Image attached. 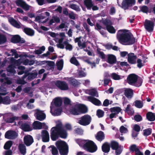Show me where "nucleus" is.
<instances>
[{
  "mask_svg": "<svg viewBox=\"0 0 155 155\" xmlns=\"http://www.w3.org/2000/svg\"><path fill=\"white\" fill-rule=\"evenodd\" d=\"M127 30H120L118 31L117 38L119 42L123 44L127 43L128 45H132L136 41L135 38L131 33H127Z\"/></svg>",
  "mask_w": 155,
  "mask_h": 155,
  "instance_id": "nucleus-1",
  "label": "nucleus"
},
{
  "mask_svg": "<svg viewBox=\"0 0 155 155\" xmlns=\"http://www.w3.org/2000/svg\"><path fill=\"white\" fill-rule=\"evenodd\" d=\"M138 75L134 74H132L128 75L127 82L130 85L137 87H139L142 85V80L138 81Z\"/></svg>",
  "mask_w": 155,
  "mask_h": 155,
  "instance_id": "nucleus-2",
  "label": "nucleus"
},
{
  "mask_svg": "<svg viewBox=\"0 0 155 155\" xmlns=\"http://www.w3.org/2000/svg\"><path fill=\"white\" fill-rule=\"evenodd\" d=\"M55 144L61 155H67L68 147L66 142L63 141H58L56 142Z\"/></svg>",
  "mask_w": 155,
  "mask_h": 155,
  "instance_id": "nucleus-3",
  "label": "nucleus"
},
{
  "mask_svg": "<svg viewBox=\"0 0 155 155\" xmlns=\"http://www.w3.org/2000/svg\"><path fill=\"white\" fill-rule=\"evenodd\" d=\"M84 149L87 151L93 153L97 150V147L94 142L92 140H87L84 146Z\"/></svg>",
  "mask_w": 155,
  "mask_h": 155,
  "instance_id": "nucleus-4",
  "label": "nucleus"
},
{
  "mask_svg": "<svg viewBox=\"0 0 155 155\" xmlns=\"http://www.w3.org/2000/svg\"><path fill=\"white\" fill-rule=\"evenodd\" d=\"M135 3V0H123L120 5L117 2L118 5L124 10L129 9V7L134 5Z\"/></svg>",
  "mask_w": 155,
  "mask_h": 155,
  "instance_id": "nucleus-5",
  "label": "nucleus"
},
{
  "mask_svg": "<svg viewBox=\"0 0 155 155\" xmlns=\"http://www.w3.org/2000/svg\"><path fill=\"white\" fill-rule=\"evenodd\" d=\"M91 117L88 114H86L82 116L78 120V123L83 126H87L91 123Z\"/></svg>",
  "mask_w": 155,
  "mask_h": 155,
  "instance_id": "nucleus-6",
  "label": "nucleus"
},
{
  "mask_svg": "<svg viewBox=\"0 0 155 155\" xmlns=\"http://www.w3.org/2000/svg\"><path fill=\"white\" fill-rule=\"evenodd\" d=\"M55 85L60 89L62 91H66L69 89L67 83L63 81L58 80L55 83Z\"/></svg>",
  "mask_w": 155,
  "mask_h": 155,
  "instance_id": "nucleus-7",
  "label": "nucleus"
},
{
  "mask_svg": "<svg viewBox=\"0 0 155 155\" xmlns=\"http://www.w3.org/2000/svg\"><path fill=\"white\" fill-rule=\"evenodd\" d=\"M5 121L8 123H12L15 120H18L19 117L14 116V114L11 113L5 115L4 117Z\"/></svg>",
  "mask_w": 155,
  "mask_h": 155,
  "instance_id": "nucleus-8",
  "label": "nucleus"
},
{
  "mask_svg": "<svg viewBox=\"0 0 155 155\" xmlns=\"http://www.w3.org/2000/svg\"><path fill=\"white\" fill-rule=\"evenodd\" d=\"M144 28L149 32L153 31L154 27V23L153 21L147 19L145 20L144 24Z\"/></svg>",
  "mask_w": 155,
  "mask_h": 155,
  "instance_id": "nucleus-9",
  "label": "nucleus"
},
{
  "mask_svg": "<svg viewBox=\"0 0 155 155\" xmlns=\"http://www.w3.org/2000/svg\"><path fill=\"white\" fill-rule=\"evenodd\" d=\"M11 42L14 44L20 43L23 44L25 43V41L18 35H13L11 39Z\"/></svg>",
  "mask_w": 155,
  "mask_h": 155,
  "instance_id": "nucleus-10",
  "label": "nucleus"
},
{
  "mask_svg": "<svg viewBox=\"0 0 155 155\" xmlns=\"http://www.w3.org/2000/svg\"><path fill=\"white\" fill-rule=\"evenodd\" d=\"M18 135V134L15 131L9 130L5 133V137L6 139L12 140L16 138Z\"/></svg>",
  "mask_w": 155,
  "mask_h": 155,
  "instance_id": "nucleus-11",
  "label": "nucleus"
},
{
  "mask_svg": "<svg viewBox=\"0 0 155 155\" xmlns=\"http://www.w3.org/2000/svg\"><path fill=\"white\" fill-rule=\"evenodd\" d=\"M82 38L81 36H80L79 37H77L75 38L74 40L75 43H78V46L79 47H81L80 48H83L84 50L87 52L89 50L87 49H84V48L86 47V42H84L82 43H81V39Z\"/></svg>",
  "mask_w": 155,
  "mask_h": 155,
  "instance_id": "nucleus-12",
  "label": "nucleus"
},
{
  "mask_svg": "<svg viewBox=\"0 0 155 155\" xmlns=\"http://www.w3.org/2000/svg\"><path fill=\"white\" fill-rule=\"evenodd\" d=\"M32 137L30 135H27L24 137V142L27 146H29L34 142Z\"/></svg>",
  "mask_w": 155,
  "mask_h": 155,
  "instance_id": "nucleus-13",
  "label": "nucleus"
},
{
  "mask_svg": "<svg viewBox=\"0 0 155 155\" xmlns=\"http://www.w3.org/2000/svg\"><path fill=\"white\" fill-rule=\"evenodd\" d=\"M15 3L17 6L22 8L26 11L30 9L29 6L23 0H17L15 1Z\"/></svg>",
  "mask_w": 155,
  "mask_h": 155,
  "instance_id": "nucleus-14",
  "label": "nucleus"
},
{
  "mask_svg": "<svg viewBox=\"0 0 155 155\" xmlns=\"http://www.w3.org/2000/svg\"><path fill=\"white\" fill-rule=\"evenodd\" d=\"M18 124L20 126V128L24 131H29L32 130L30 125L27 123H24L22 121H19Z\"/></svg>",
  "mask_w": 155,
  "mask_h": 155,
  "instance_id": "nucleus-15",
  "label": "nucleus"
},
{
  "mask_svg": "<svg viewBox=\"0 0 155 155\" xmlns=\"http://www.w3.org/2000/svg\"><path fill=\"white\" fill-rule=\"evenodd\" d=\"M137 56L134 53H130L127 55V60L128 62L131 64L136 63Z\"/></svg>",
  "mask_w": 155,
  "mask_h": 155,
  "instance_id": "nucleus-16",
  "label": "nucleus"
},
{
  "mask_svg": "<svg viewBox=\"0 0 155 155\" xmlns=\"http://www.w3.org/2000/svg\"><path fill=\"white\" fill-rule=\"evenodd\" d=\"M41 136L42 141L44 142H47L49 141L50 137L48 132L46 130H43L41 132Z\"/></svg>",
  "mask_w": 155,
  "mask_h": 155,
  "instance_id": "nucleus-17",
  "label": "nucleus"
},
{
  "mask_svg": "<svg viewBox=\"0 0 155 155\" xmlns=\"http://www.w3.org/2000/svg\"><path fill=\"white\" fill-rule=\"evenodd\" d=\"M46 125V124L44 123H41V122L38 121H35L32 124V127L34 129H41L44 128V126Z\"/></svg>",
  "mask_w": 155,
  "mask_h": 155,
  "instance_id": "nucleus-18",
  "label": "nucleus"
},
{
  "mask_svg": "<svg viewBox=\"0 0 155 155\" xmlns=\"http://www.w3.org/2000/svg\"><path fill=\"white\" fill-rule=\"evenodd\" d=\"M107 60L106 61L110 64H115L117 61V58L116 56L112 54H108L107 56Z\"/></svg>",
  "mask_w": 155,
  "mask_h": 155,
  "instance_id": "nucleus-19",
  "label": "nucleus"
},
{
  "mask_svg": "<svg viewBox=\"0 0 155 155\" xmlns=\"http://www.w3.org/2000/svg\"><path fill=\"white\" fill-rule=\"evenodd\" d=\"M35 116L37 120L40 121L44 120L46 117L45 114L38 110H37V112L35 114Z\"/></svg>",
  "mask_w": 155,
  "mask_h": 155,
  "instance_id": "nucleus-20",
  "label": "nucleus"
},
{
  "mask_svg": "<svg viewBox=\"0 0 155 155\" xmlns=\"http://www.w3.org/2000/svg\"><path fill=\"white\" fill-rule=\"evenodd\" d=\"M50 137L52 140H56L59 138L58 131H56L51 128L50 131Z\"/></svg>",
  "mask_w": 155,
  "mask_h": 155,
  "instance_id": "nucleus-21",
  "label": "nucleus"
},
{
  "mask_svg": "<svg viewBox=\"0 0 155 155\" xmlns=\"http://www.w3.org/2000/svg\"><path fill=\"white\" fill-rule=\"evenodd\" d=\"M70 112L71 114L74 115H77L80 114L78 105L75 104L70 109Z\"/></svg>",
  "mask_w": 155,
  "mask_h": 155,
  "instance_id": "nucleus-22",
  "label": "nucleus"
},
{
  "mask_svg": "<svg viewBox=\"0 0 155 155\" xmlns=\"http://www.w3.org/2000/svg\"><path fill=\"white\" fill-rule=\"evenodd\" d=\"M87 99L89 101L95 105L99 106L101 105V101L98 99L91 96H88Z\"/></svg>",
  "mask_w": 155,
  "mask_h": 155,
  "instance_id": "nucleus-23",
  "label": "nucleus"
},
{
  "mask_svg": "<svg viewBox=\"0 0 155 155\" xmlns=\"http://www.w3.org/2000/svg\"><path fill=\"white\" fill-rule=\"evenodd\" d=\"M78 105L80 114H85L87 112L88 109L85 105L82 104Z\"/></svg>",
  "mask_w": 155,
  "mask_h": 155,
  "instance_id": "nucleus-24",
  "label": "nucleus"
},
{
  "mask_svg": "<svg viewBox=\"0 0 155 155\" xmlns=\"http://www.w3.org/2000/svg\"><path fill=\"white\" fill-rule=\"evenodd\" d=\"M101 148L103 152L105 153H108L110 151V145L108 143L105 142L102 144Z\"/></svg>",
  "mask_w": 155,
  "mask_h": 155,
  "instance_id": "nucleus-25",
  "label": "nucleus"
},
{
  "mask_svg": "<svg viewBox=\"0 0 155 155\" xmlns=\"http://www.w3.org/2000/svg\"><path fill=\"white\" fill-rule=\"evenodd\" d=\"M124 94L128 98H131L133 96V90L130 88H127L124 91Z\"/></svg>",
  "mask_w": 155,
  "mask_h": 155,
  "instance_id": "nucleus-26",
  "label": "nucleus"
},
{
  "mask_svg": "<svg viewBox=\"0 0 155 155\" xmlns=\"http://www.w3.org/2000/svg\"><path fill=\"white\" fill-rule=\"evenodd\" d=\"M95 137L96 139L100 142L103 140L105 138L104 133L102 131L98 132Z\"/></svg>",
  "mask_w": 155,
  "mask_h": 155,
  "instance_id": "nucleus-27",
  "label": "nucleus"
},
{
  "mask_svg": "<svg viewBox=\"0 0 155 155\" xmlns=\"http://www.w3.org/2000/svg\"><path fill=\"white\" fill-rule=\"evenodd\" d=\"M68 81L70 84L74 87H76L79 84V82L72 77L69 78L68 79Z\"/></svg>",
  "mask_w": 155,
  "mask_h": 155,
  "instance_id": "nucleus-28",
  "label": "nucleus"
},
{
  "mask_svg": "<svg viewBox=\"0 0 155 155\" xmlns=\"http://www.w3.org/2000/svg\"><path fill=\"white\" fill-rule=\"evenodd\" d=\"M54 104L55 106L57 107H59L62 104V99L59 97H56L54 100Z\"/></svg>",
  "mask_w": 155,
  "mask_h": 155,
  "instance_id": "nucleus-29",
  "label": "nucleus"
},
{
  "mask_svg": "<svg viewBox=\"0 0 155 155\" xmlns=\"http://www.w3.org/2000/svg\"><path fill=\"white\" fill-rule=\"evenodd\" d=\"M23 31L26 34L30 36L34 35L35 34L34 31L33 29L28 28H25Z\"/></svg>",
  "mask_w": 155,
  "mask_h": 155,
  "instance_id": "nucleus-30",
  "label": "nucleus"
},
{
  "mask_svg": "<svg viewBox=\"0 0 155 155\" xmlns=\"http://www.w3.org/2000/svg\"><path fill=\"white\" fill-rule=\"evenodd\" d=\"M84 4L88 10H90L93 6L92 0H84Z\"/></svg>",
  "mask_w": 155,
  "mask_h": 155,
  "instance_id": "nucleus-31",
  "label": "nucleus"
},
{
  "mask_svg": "<svg viewBox=\"0 0 155 155\" xmlns=\"http://www.w3.org/2000/svg\"><path fill=\"white\" fill-rule=\"evenodd\" d=\"M147 118L151 121L155 120V115L154 113L151 112H148L146 114Z\"/></svg>",
  "mask_w": 155,
  "mask_h": 155,
  "instance_id": "nucleus-32",
  "label": "nucleus"
},
{
  "mask_svg": "<svg viewBox=\"0 0 155 155\" xmlns=\"http://www.w3.org/2000/svg\"><path fill=\"white\" fill-rule=\"evenodd\" d=\"M59 137L66 139L67 137V134L66 131L63 129L58 131Z\"/></svg>",
  "mask_w": 155,
  "mask_h": 155,
  "instance_id": "nucleus-33",
  "label": "nucleus"
},
{
  "mask_svg": "<svg viewBox=\"0 0 155 155\" xmlns=\"http://www.w3.org/2000/svg\"><path fill=\"white\" fill-rule=\"evenodd\" d=\"M50 108L51 110L52 108L51 106H50ZM62 111V109L61 108H59L55 109L53 113H52L51 112L52 114L54 116H58L60 115L61 114Z\"/></svg>",
  "mask_w": 155,
  "mask_h": 155,
  "instance_id": "nucleus-34",
  "label": "nucleus"
},
{
  "mask_svg": "<svg viewBox=\"0 0 155 155\" xmlns=\"http://www.w3.org/2000/svg\"><path fill=\"white\" fill-rule=\"evenodd\" d=\"M10 23L15 27L18 28H21L20 25L18 22L13 18H12L9 20Z\"/></svg>",
  "mask_w": 155,
  "mask_h": 155,
  "instance_id": "nucleus-35",
  "label": "nucleus"
},
{
  "mask_svg": "<svg viewBox=\"0 0 155 155\" xmlns=\"http://www.w3.org/2000/svg\"><path fill=\"white\" fill-rule=\"evenodd\" d=\"M19 150L21 153L24 155L26 153V149L25 145L23 144H20L18 146Z\"/></svg>",
  "mask_w": 155,
  "mask_h": 155,
  "instance_id": "nucleus-36",
  "label": "nucleus"
},
{
  "mask_svg": "<svg viewBox=\"0 0 155 155\" xmlns=\"http://www.w3.org/2000/svg\"><path fill=\"white\" fill-rule=\"evenodd\" d=\"M64 61L62 59L56 62V66L57 67V69L59 71H61L63 68Z\"/></svg>",
  "mask_w": 155,
  "mask_h": 155,
  "instance_id": "nucleus-37",
  "label": "nucleus"
},
{
  "mask_svg": "<svg viewBox=\"0 0 155 155\" xmlns=\"http://www.w3.org/2000/svg\"><path fill=\"white\" fill-rule=\"evenodd\" d=\"M102 23L103 25L106 27L105 28H107L112 25L111 21L110 20L107 19L103 20Z\"/></svg>",
  "mask_w": 155,
  "mask_h": 155,
  "instance_id": "nucleus-38",
  "label": "nucleus"
},
{
  "mask_svg": "<svg viewBox=\"0 0 155 155\" xmlns=\"http://www.w3.org/2000/svg\"><path fill=\"white\" fill-rule=\"evenodd\" d=\"M110 147L113 150H116L119 147L118 142L115 141H112L110 142Z\"/></svg>",
  "mask_w": 155,
  "mask_h": 155,
  "instance_id": "nucleus-39",
  "label": "nucleus"
},
{
  "mask_svg": "<svg viewBox=\"0 0 155 155\" xmlns=\"http://www.w3.org/2000/svg\"><path fill=\"white\" fill-rule=\"evenodd\" d=\"M87 140H83L81 139H78L76 140V142L81 147L84 149L85 143H86Z\"/></svg>",
  "mask_w": 155,
  "mask_h": 155,
  "instance_id": "nucleus-40",
  "label": "nucleus"
},
{
  "mask_svg": "<svg viewBox=\"0 0 155 155\" xmlns=\"http://www.w3.org/2000/svg\"><path fill=\"white\" fill-rule=\"evenodd\" d=\"M103 29L107 30L109 33L111 34H114L116 31V29L112 25H111L107 28H103Z\"/></svg>",
  "mask_w": 155,
  "mask_h": 155,
  "instance_id": "nucleus-41",
  "label": "nucleus"
},
{
  "mask_svg": "<svg viewBox=\"0 0 155 155\" xmlns=\"http://www.w3.org/2000/svg\"><path fill=\"white\" fill-rule=\"evenodd\" d=\"M38 74L36 72L30 73L27 79L29 81H31L36 78Z\"/></svg>",
  "mask_w": 155,
  "mask_h": 155,
  "instance_id": "nucleus-42",
  "label": "nucleus"
},
{
  "mask_svg": "<svg viewBox=\"0 0 155 155\" xmlns=\"http://www.w3.org/2000/svg\"><path fill=\"white\" fill-rule=\"evenodd\" d=\"M121 109L119 107H116L111 108H110V110L111 112L113 113L115 112V114H118L121 111Z\"/></svg>",
  "mask_w": 155,
  "mask_h": 155,
  "instance_id": "nucleus-43",
  "label": "nucleus"
},
{
  "mask_svg": "<svg viewBox=\"0 0 155 155\" xmlns=\"http://www.w3.org/2000/svg\"><path fill=\"white\" fill-rule=\"evenodd\" d=\"M12 144V141L11 140L7 141L5 143L4 148L5 150H8L10 149Z\"/></svg>",
  "mask_w": 155,
  "mask_h": 155,
  "instance_id": "nucleus-44",
  "label": "nucleus"
},
{
  "mask_svg": "<svg viewBox=\"0 0 155 155\" xmlns=\"http://www.w3.org/2000/svg\"><path fill=\"white\" fill-rule=\"evenodd\" d=\"M51 128L56 130V131H59L63 129L62 127V124L61 123H59L58 124L56 127H53Z\"/></svg>",
  "mask_w": 155,
  "mask_h": 155,
  "instance_id": "nucleus-45",
  "label": "nucleus"
},
{
  "mask_svg": "<svg viewBox=\"0 0 155 155\" xmlns=\"http://www.w3.org/2000/svg\"><path fill=\"white\" fill-rule=\"evenodd\" d=\"M125 111L128 114L132 115L134 113V111L131 108L130 106V104L127 105Z\"/></svg>",
  "mask_w": 155,
  "mask_h": 155,
  "instance_id": "nucleus-46",
  "label": "nucleus"
},
{
  "mask_svg": "<svg viewBox=\"0 0 155 155\" xmlns=\"http://www.w3.org/2000/svg\"><path fill=\"white\" fill-rule=\"evenodd\" d=\"M45 47L43 46L40 48L39 49L35 50L34 51V53L36 54H40L45 50Z\"/></svg>",
  "mask_w": 155,
  "mask_h": 155,
  "instance_id": "nucleus-47",
  "label": "nucleus"
},
{
  "mask_svg": "<svg viewBox=\"0 0 155 155\" xmlns=\"http://www.w3.org/2000/svg\"><path fill=\"white\" fill-rule=\"evenodd\" d=\"M140 10L138 11L139 12H142L143 13L147 14L148 12V8L146 5H143L142 6L140 7Z\"/></svg>",
  "mask_w": 155,
  "mask_h": 155,
  "instance_id": "nucleus-48",
  "label": "nucleus"
},
{
  "mask_svg": "<svg viewBox=\"0 0 155 155\" xmlns=\"http://www.w3.org/2000/svg\"><path fill=\"white\" fill-rule=\"evenodd\" d=\"M63 44L66 45L65 48L66 50L71 51L73 49L72 45L69 43L68 41H65L63 42Z\"/></svg>",
  "mask_w": 155,
  "mask_h": 155,
  "instance_id": "nucleus-49",
  "label": "nucleus"
},
{
  "mask_svg": "<svg viewBox=\"0 0 155 155\" xmlns=\"http://www.w3.org/2000/svg\"><path fill=\"white\" fill-rule=\"evenodd\" d=\"M69 7L72 9L77 12H79L81 10V9L79 6L76 4H71L69 5Z\"/></svg>",
  "mask_w": 155,
  "mask_h": 155,
  "instance_id": "nucleus-50",
  "label": "nucleus"
},
{
  "mask_svg": "<svg viewBox=\"0 0 155 155\" xmlns=\"http://www.w3.org/2000/svg\"><path fill=\"white\" fill-rule=\"evenodd\" d=\"M70 62L75 65L78 66L80 65V64L75 57H72L70 60Z\"/></svg>",
  "mask_w": 155,
  "mask_h": 155,
  "instance_id": "nucleus-51",
  "label": "nucleus"
},
{
  "mask_svg": "<svg viewBox=\"0 0 155 155\" xmlns=\"http://www.w3.org/2000/svg\"><path fill=\"white\" fill-rule=\"evenodd\" d=\"M7 41V38L4 35L0 34V45L5 43Z\"/></svg>",
  "mask_w": 155,
  "mask_h": 155,
  "instance_id": "nucleus-52",
  "label": "nucleus"
},
{
  "mask_svg": "<svg viewBox=\"0 0 155 155\" xmlns=\"http://www.w3.org/2000/svg\"><path fill=\"white\" fill-rule=\"evenodd\" d=\"M6 70L7 72L10 73H14L15 72L14 66L12 65H10L7 68Z\"/></svg>",
  "mask_w": 155,
  "mask_h": 155,
  "instance_id": "nucleus-53",
  "label": "nucleus"
},
{
  "mask_svg": "<svg viewBox=\"0 0 155 155\" xmlns=\"http://www.w3.org/2000/svg\"><path fill=\"white\" fill-rule=\"evenodd\" d=\"M152 130L151 128H148L143 130V135L144 136H148L152 133Z\"/></svg>",
  "mask_w": 155,
  "mask_h": 155,
  "instance_id": "nucleus-54",
  "label": "nucleus"
},
{
  "mask_svg": "<svg viewBox=\"0 0 155 155\" xmlns=\"http://www.w3.org/2000/svg\"><path fill=\"white\" fill-rule=\"evenodd\" d=\"M135 106L138 108H141L143 106L142 102L140 101L136 100L134 102Z\"/></svg>",
  "mask_w": 155,
  "mask_h": 155,
  "instance_id": "nucleus-55",
  "label": "nucleus"
},
{
  "mask_svg": "<svg viewBox=\"0 0 155 155\" xmlns=\"http://www.w3.org/2000/svg\"><path fill=\"white\" fill-rule=\"evenodd\" d=\"M2 103L5 104H10V99L9 97L8 96L5 97L4 98H2Z\"/></svg>",
  "mask_w": 155,
  "mask_h": 155,
  "instance_id": "nucleus-56",
  "label": "nucleus"
},
{
  "mask_svg": "<svg viewBox=\"0 0 155 155\" xmlns=\"http://www.w3.org/2000/svg\"><path fill=\"white\" fill-rule=\"evenodd\" d=\"M25 79L23 77H22L21 79H18L16 81V83L17 84H24L26 83V82L25 81Z\"/></svg>",
  "mask_w": 155,
  "mask_h": 155,
  "instance_id": "nucleus-57",
  "label": "nucleus"
},
{
  "mask_svg": "<svg viewBox=\"0 0 155 155\" xmlns=\"http://www.w3.org/2000/svg\"><path fill=\"white\" fill-rule=\"evenodd\" d=\"M104 112L100 109H98L97 111V115L99 118L102 117L104 115Z\"/></svg>",
  "mask_w": 155,
  "mask_h": 155,
  "instance_id": "nucleus-58",
  "label": "nucleus"
},
{
  "mask_svg": "<svg viewBox=\"0 0 155 155\" xmlns=\"http://www.w3.org/2000/svg\"><path fill=\"white\" fill-rule=\"evenodd\" d=\"M136 62L137 63V67L139 68H141L144 65V64L142 63V60L140 59H137Z\"/></svg>",
  "mask_w": 155,
  "mask_h": 155,
  "instance_id": "nucleus-59",
  "label": "nucleus"
},
{
  "mask_svg": "<svg viewBox=\"0 0 155 155\" xmlns=\"http://www.w3.org/2000/svg\"><path fill=\"white\" fill-rule=\"evenodd\" d=\"M139 149L137 147V146L135 144H133L131 145L129 147L130 150L134 152L137 151V150Z\"/></svg>",
  "mask_w": 155,
  "mask_h": 155,
  "instance_id": "nucleus-60",
  "label": "nucleus"
},
{
  "mask_svg": "<svg viewBox=\"0 0 155 155\" xmlns=\"http://www.w3.org/2000/svg\"><path fill=\"white\" fill-rule=\"evenodd\" d=\"M84 61L88 64H90L91 66V68H93L94 67H96V64L95 62H91L89 59H87Z\"/></svg>",
  "mask_w": 155,
  "mask_h": 155,
  "instance_id": "nucleus-61",
  "label": "nucleus"
},
{
  "mask_svg": "<svg viewBox=\"0 0 155 155\" xmlns=\"http://www.w3.org/2000/svg\"><path fill=\"white\" fill-rule=\"evenodd\" d=\"M51 153L53 155H57L58 154V150L54 146H53L52 147Z\"/></svg>",
  "mask_w": 155,
  "mask_h": 155,
  "instance_id": "nucleus-62",
  "label": "nucleus"
},
{
  "mask_svg": "<svg viewBox=\"0 0 155 155\" xmlns=\"http://www.w3.org/2000/svg\"><path fill=\"white\" fill-rule=\"evenodd\" d=\"M97 54H99V56L102 59H104L105 58L106 55L102 51H97Z\"/></svg>",
  "mask_w": 155,
  "mask_h": 155,
  "instance_id": "nucleus-63",
  "label": "nucleus"
},
{
  "mask_svg": "<svg viewBox=\"0 0 155 155\" xmlns=\"http://www.w3.org/2000/svg\"><path fill=\"white\" fill-rule=\"evenodd\" d=\"M112 78L114 80H119L120 78V76L115 73H113L112 74Z\"/></svg>",
  "mask_w": 155,
  "mask_h": 155,
  "instance_id": "nucleus-64",
  "label": "nucleus"
}]
</instances>
